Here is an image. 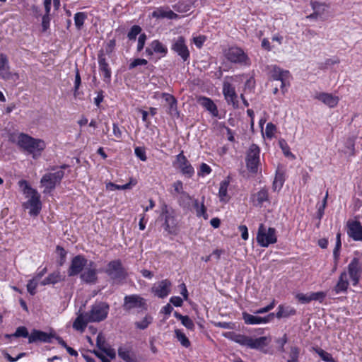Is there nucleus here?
<instances>
[{
	"label": "nucleus",
	"instance_id": "nucleus-20",
	"mask_svg": "<svg viewBox=\"0 0 362 362\" xmlns=\"http://www.w3.org/2000/svg\"><path fill=\"white\" fill-rule=\"evenodd\" d=\"M176 161L178 163V168L183 175L188 177H191L194 175V168L184 156L183 152H181L176 156Z\"/></svg>",
	"mask_w": 362,
	"mask_h": 362
},
{
	"label": "nucleus",
	"instance_id": "nucleus-4",
	"mask_svg": "<svg viewBox=\"0 0 362 362\" xmlns=\"http://www.w3.org/2000/svg\"><path fill=\"white\" fill-rule=\"evenodd\" d=\"M110 310L109 305L105 302H98L91 306L89 312L85 313L90 322H99L105 320Z\"/></svg>",
	"mask_w": 362,
	"mask_h": 362
},
{
	"label": "nucleus",
	"instance_id": "nucleus-47",
	"mask_svg": "<svg viewBox=\"0 0 362 362\" xmlns=\"http://www.w3.org/2000/svg\"><path fill=\"white\" fill-rule=\"evenodd\" d=\"M168 113L173 116L179 117L180 114L177 110V101L176 99H172L171 103L169 104Z\"/></svg>",
	"mask_w": 362,
	"mask_h": 362
},
{
	"label": "nucleus",
	"instance_id": "nucleus-59",
	"mask_svg": "<svg viewBox=\"0 0 362 362\" xmlns=\"http://www.w3.org/2000/svg\"><path fill=\"white\" fill-rule=\"evenodd\" d=\"M288 339L287 336L285 334L281 338H279L276 340V343L279 345V350L281 352H284V345L287 343Z\"/></svg>",
	"mask_w": 362,
	"mask_h": 362
},
{
	"label": "nucleus",
	"instance_id": "nucleus-26",
	"mask_svg": "<svg viewBox=\"0 0 362 362\" xmlns=\"http://www.w3.org/2000/svg\"><path fill=\"white\" fill-rule=\"evenodd\" d=\"M289 71L282 70L277 66H274L272 70V77L274 80L281 81V88L283 90L285 86V81L288 77Z\"/></svg>",
	"mask_w": 362,
	"mask_h": 362
},
{
	"label": "nucleus",
	"instance_id": "nucleus-34",
	"mask_svg": "<svg viewBox=\"0 0 362 362\" xmlns=\"http://www.w3.org/2000/svg\"><path fill=\"white\" fill-rule=\"evenodd\" d=\"M118 356L126 362H136V361L131 356L129 350L123 346L119 347Z\"/></svg>",
	"mask_w": 362,
	"mask_h": 362
},
{
	"label": "nucleus",
	"instance_id": "nucleus-23",
	"mask_svg": "<svg viewBox=\"0 0 362 362\" xmlns=\"http://www.w3.org/2000/svg\"><path fill=\"white\" fill-rule=\"evenodd\" d=\"M252 200L254 206L261 207L264 202H270L268 189L265 187L262 188L257 193L252 195Z\"/></svg>",
	"mask_w": 362,
	"mask_h": 362
},
{
	"label": "nucleus",
	"instance_id": "nucleus-36",
	"mask_svg": "<svg viewBox=\"0 0 362 362\" xmlns=\"http://www.w3.org/2000/svg\"><path fill=\"white\" fill-rule=\"evenodd\" d=\"M150 47H151L154 52L161 53L164 55L167 53V48L159 40H153L151 43Z\"/></svg>",
	"mask_w": 362,
	"mask_h": 362
},
{
	"label": "nucleus",
	"instance_id": "nucleus-14",
	"mask_svg": "<svg viewBox=\"0 0 362 362\" xmlns=\"http://www.w3.org/2000/svg\"><path fill=\"white\" fill-rule=\"evenodd\" d=\"M81 279L87 284H95L97 281V270L95 262L90 261L80 275Z\"/></svg>",
	"mask_w": 362,
	"mask_h": 362
},
{
	"label": "nucleus",
	"instance_id": "nucleus-18",
	"mask_svg": "<svg viewBox=\"0 0 362 362\" xmlns=\"http://www.w3.org/2000/svg\"><path fill=\"white\" fill-rule=\"evenodd\" d=\"M274 318V313H269L266 317H259L250 315L246 312L243 313V319L247 325H257L267 323Z\"/></svg>",
	"mask_w": 362,
	"mask_h": 362
},
{
	"label": "nucleus",
	"instance_id": "nucleus-31",
	"mask_svg": "<svg viewBox=\"0 0 362 362\" xmlns=\"http://www.w3.org/2000/svg\"><path fill=\"white\" fill-rule=\"evenodd\" d=\"M284 181L285 177L284 172L280 170H277L272 184L273 190H280L284 185Z\"/></svg>",
	"mask_w": 362,
	"mask_h": 362
},
{
	"label": "nucleus",
	"instance_id": "nucleus-40",
	"mask_svg": "<svg viewBox=\"0 0 362 362\" xmlns=\"http://www.w3.org/2000/svg\"><path fill=\"white\" fill-rule=\"evenodd\" d=\"M279 145L282 150L284 154L287 157L295 158V156L290 151V148L285 139H281L279 140Z\"/></svg>",
	"mask_w": 362,
	"mask_h": 362
},
{
	"label": "nucleus",
	"instance_id": "nucleus-50",
	"mask_svg": "<svg viewBox=\"0 0 362 362\" xmlns=\"http://www.w3.org/2000/svg\"><path fill=\"white\" fill-rule=\"evenodd\" d=\"M247 339H248V337L247 336H245V335H243V334H238L236 332H235V336L233 337V341H235V342H236L238 344H240V345H243V346H247Z\"/></svg>",
	"mask_w": 362,
	"mask_h": 362
},
{
	"label": "nucleus",
	"instance_id": "nucleus-25",
	"mask_svg": "<svg viewBox=\"0 0 362 362\" xmlns=\"http://www.w3.org/2000/svg\"><path fill=\"white\" fill-rule=\"evenodd\" d=\"M270 341L271 339L267 337H260L255 339L248 337L246 346L250 349L262 350L264 346H266L269 344Z\"/></svg>",
	"mask_w": 362,
	"mask_h": 362
},
{
	"label": "nucleus",
	"instance_id": "nucleus-17",
	"mask_svg": "<svg viewBox=\"0 0 362 362\" xmlns=\"http://www.w3.org/2000/svg\"><path fill=\"white\" fill-rule=\"evenodd\" d=\"M347 234L355 241H362V226L358 221L347 222Z\"/></svg>",
	"mask_w": 362,
	"mask_h": 362
},
{
	"label": "nucleus",
	"instance_id": "nucleus-5",
	"mask_svg": "<svg viewBox=\"0 0 362 362\" xmlns=\"http://www.w3.org/2000/svg\"><path fill=\"white\" fill-rule=\"evenodd\" d=\"M276 229L274 228H269L267 230L264 224L261 223L257 234V243L262 247H267L270 244L276 243Z\"/></svg>",
	"mask_w": 362,
	"mask_h": 362
},
{
	"label": "nucleus",
	"instance_id": "nucleus-9",
	"mask_svg": "<svg viewBox=\"0 0 362 362\" xmlns=\"http://www.w3.org/2000/svg\"><path fill=\"white\" fill-rule=\"evenodd\" d=\"M88 265V260L84 256L78 255L73 257L68 269V276H74L81 274L83 269Z\"/></svg>",
	"mask_w": 362,
	"mask_h": 362
},
{
	"label": "nucleus",
	"instance_id": "nucleus-42",
	"mask_svg": "<svg viewBox=\"0 0 362 362\" xmlns=\"http://www.w3.org/2000/svg\"><path fill=\"white\" fill-rule=\"evenodd\" d=\"M153 317L150 315H146L141 321L136 322L135 326L139 329H145L152 322Z\"/></svg>",
	"mask_w": 362,
	"mask_h": 362
},
{
	"label": "nucleus",
	"instance_id": "nucleus-63",
	"mask_svg": "<svg viewBox=\"0 0 362 362\" xmlns=\"http://www.w3.org/2000/svg\"><path fill=\"white\" fill-rule=\"evenodd\" d=\"M173 187L174 188V192L175 193L180 194V195L182 194V192H185L183 190V183L180 180H177V181L175 182L173 184Z\"/></svg>",
	"mask_w": 362,
	"mask_h": 362
},
{
	"label": "nucleus",
	"instance_id": "nucleus-29",
	"mask_svg": "<svg viewBox=\"0 0 362 362\" xmlns=\"http://www.w3.org/2000/svg\"><path fill=\"white\" fill-rule=\"evenodd\" d=\"M88 322H90L88 320V317L85 316V313H81L74 320L73 328L76 330L83 332Z\"/></svg>",
	"mask_w": 362,
	"mask_h": 362
},
{
	"label": "nucleus",
	"instance_id": "nucleus-16",
	"mask_svg": "<svg viewBox=\"0 0 362 362\" xmlns=\"http://www.w3.org/2000/svg\"><path fill=\"white\" fill-rule=\"evenodd\" d=\"M30 198L24 204L25 207L30 209L29 214L31 216H37L40 212L42 208V204L40 202V196L38 192L37 194H32L30 195Z\"/></svg>",
	"mask_w": 362,
	"mask_h": 362
},
{
	"label": "nucleus",
	"instance_id": "nucleus-12",
	"mask_svg": "<svg viewBox=\"0 0 362 362\" xmlns=\"http://www.w3.org/2000/svg\"><path fill=\"white\" fill-rule=\"evenodd\" d=\"M172 49L176 52L184 62L188 60L189 57V51L185 44V37L179 36L173 40L172 44Z\"/></svg>",
	"mask_w": 362,
	"mask_h": 362
},
{
	"label": "nucleus",
	"instance_id": "nucleus-58",
	"mask_svg": "<svg viewBox=\"0 0 362 362\" xmlns=\"http://www.w3.org/2000/svg\"><path fill=\"white\" fill-rule=\"evenodd\" d=\"M311 296V300H318L322 302L326 296V294L322 291L310 293Z\"/></svg>",
	"mask_w": 362,
	"mask_h": 362
},
{
	"label": "nucleus",
	"instance_id": "nucleus-3",
	"mask_svg": "<svg viewBox=\"0 0 362 362\" xmlns=\"http://www.w3.org/2000/svg\"><path fill=\"white\" fill-rule=\"evenodd\" d=\"M18 145L29 153H40L45 148L44 141L33 138L28 134L21 133L18 139Z\"/></svg>",
	"mask_w": 362,
	"mask_h": 362
},
{
	"label": "nucleus",
	"instance_id": "nucleus-61",
	"mask_svg": "<svg viewBox=\"0 0 362 362\" xmlns=\"http://www.w3.org/2000/svg\"><path fill=\"white\" fill-rule=\"evenodd\" d=\"M211 172V169L207 164L203 163L200 165V170L198 173L199 176H204L205 175H209Z\"/></svg>",
	"mask_w": 362,
	"mask_h": 362
},
{
	"label": "nucleus",
	"instance_id": "nucleus-2",
	"mask_svg": "<svg viewBox=\"0 0 362 362\" xmlns=\"http://www.w3.org/2000/svg\"><path fill=\"white\" fill-rule=\"evenodd\" d=\"M105 272L115 284H122L128 276L120 259L110 261L107 264Z\"/></svg>",
	"mask_w": 362,
	"mask_h": 362
},
{
	"label": "nucleus",
	"instance_id": "nucleus-6",
	"mask_svg": "<svg viewBox=\"0 0 362 362\" xmlns=\"http://www.w3.org/2000/svg\"><path fill=\"white\" fill-rule=\"evenodd\" d=\"M124 310L129 312L133 309L140 308L141 310H147L146 300L137 294L125 296L122 305Z\"/></svg>",
	"mask_w": 362,
	"mask_h": 362
},
{
	"label": "nucleus",
	"instance_id": "nucleus-55",
	"mask_svg": "<svg viewBox=\"0 0 362 362\" xmlns=\"http://www.w3.org/2000/svg\"><path fill=\"white\" fill-rule=\"evenodd\" d=\"M37 284L35 281V279L29 280L27 284V290L29 293L34 296L36 293V288Z\"/></svg>",
	"mask_w": 362,
	"mask_h": 362
},
{
	"label": "nucleus",
	"instance_id": "nucleus-11",
	"mask_svg": "<svg viewBox=\"0 0 362 362\" xmlns=\"http://www.w3.org/2000/svg\"><path fill=\"white\" fill-rule=\"evenodd\" d=\"M64 175L62 170H58L55 173H50L44 175L41 179V183L47 189L51 191L55 188L57 184L59 183Z\"/></svg>",
	"mask_w": 362,
	"mask_h": 362
},
{
	"label": "nucleus",
	"instance_id": "nucleus-41",
	"mask_svg": "<svg viewBox=\"0 0 362 362\" xmlns=\"http://www.w3.org/2000/svg\"><path fill=\"white\" fill-rule=\"evenodd\" d=\"M341 247V233H338L336 237V245L333 250V257L336 263H337L339 258V250Z\"/></svg>",
	"mask_w": 362,
	"mask_h": 362
},
{
	"label": "nucleus",
	"instance_id": "nucleus-30",
	"mask_svg": "<svg viewBox=\"0 0 362 362\" xmlns=\"http://www.w3.org/2000/svg\"><path fill=\"white\" fill-rule=\"evenodd\" d=\"M192 201V197L187 192H182L178 198V204L183 209L189 210L191 208Z\"/></svg>",
	"mask_w": 362,
	"mask_h": 362
},
{
	"label": "nucleus",
	"instance_id": "nucleus-57",
	"mask_svg": "<svg viewBox=\"0 0 362 362\" xmlns=\"http://www.w3.org/2000/svg\"><path fill=\"white\" fill-rule=\"evenodd\" d=\"M81 83V78L79 74V71L78 68H76V75H75V81H74V95H76V92L79 88V86Z\"/></svg>",
	"mask_w": 362,
	"mask_h": 362
},
{
	"label": "nucleus",
	"instance_id": "nucleus-8",
	"mask_svg": "<svg viewBox=\"0 0 362 362\" xmlns=\"http://www.w3.org/2000/svg\"><path fill=\"white\" fill-rule=\"evenodd\" d=\"M259 153L260 149L257 144H253L250 146L246 156V166L252 173H257L258 171Z\"/></svg>",
	"mask_w": 362,
	"mask_h": 362
},
{
	"label": "nucleus",
	"instance_id": "nucleus-37",
	"mask_svg": "<svg viewBox=\"0 0 362 362\" xmlns=\"http://www.w3.org/2000/svg\"><path fill=\"white\" fill-rule=\"evenodd\" d=\"M204 197H202V204H201L200 206L199 205L198 200L197 199H194L193 205H194V207L196 209V212H197V216H202L205 218H206L207 217L205 216V214H206V207H205V206L204 204Z\"/></svg>",
	"mask_w": 362,
	"mask_h": 362
},
{
	"label": "nucleus",
	"instance_id": "nucleus-62",
	"mask_svg": "<svg viewBox=\"0 0 362 362\" xmlns=\"http://www.w3.org/2000/svg\"><path fill=\"white\" fill-rule=\"evenodd\" d=\"M115 45H116L115 40H114V39L110 40L107 42L106 47H105V54H106L107 55H110L112 53V52L114 51Z\"/></svg>",
	"mask_w": 362,
	"mask_h": 362
},
{
	"label": "nucleus",
	"instance_id": "nucleus-64",
	"mask_svg": "<svg viewBox=\"0 0 362 362\" xmlns=\"http://www.w3.org/2000/svg\"><path fill=\"white\" fill-rule=\"evenodd\" d=\"M313 9L315 11H317L318 15H320L322 12H323L325 9V5L322 4H320L318 2H314L312 4Z\"/></svg>",
	"mask_w": 362,
	"mask_h": 362
},
{
	"label": "nucleus",
	"instance_id": "nucleus-45",
	"mask_svg": "<svg viewBox=\"0 0 362 362\" xmlns=\"http://www.w3.org/2000/svg\"><path fill=\"white\" fill-rule=\"evenodd\" d=\"M229 185V181L223 180L220 183L219 192L218 194L220 197V200L223 201L224 197L227 196V189Z\"/></svg>",
	"mask_w": 362,
	"mask_h": 362
},
{
	"label": "nucleus",
	"instance_id": "nucleus-19",
	"mask_svg": "<svg viewBox=\"0 0 362 362\" xmlns=\"http://www.w3.org/2000/svg\"><path fill=\"white\" fill-rule=\"evenodd\" d=\"M171 282L168 279L162 280L152 287L155 296L164 298L170 292Z\"/></svg>",
	"mask_w": 362,
	"mask_h": 362
},
{
	"label": "nucleus",
	"instance_id": "nucleus-21",
	"mask_svg": "<svg viewBox=\"0 0 362 362\" xmlns=\"http://www.w3.org/2000/svg\"><path fill=\"white\" fill-rule=\"evenodd\" d=\"M223 93L228 103H231L234 107H238L237 95L234 87L230 83H223Z\"/></svg>",
	"mask_w": 362,
	"mask_h": 362
},
{
	"label": "nucleus",
	"instance_id": "nucleus-38",
	"mask_svg": "<svg viewBox=\"0 0 362 362\" xmlns=\"http://www.w3.org/2000/svg\"><path fill=\"white\" fill-rule=\"evenodd\" d=\"M87 15L83 12H78L74 15V23L78 30H80L83 26Z\"/></svg>",
	"mask_w": 362,
	"mask_h": 362
},
{
	"label": "nucleus",
	"instance_id": "nucleus-35",
	"mask_svg": "<svg viewBox=\"0 0 362 362\" xmlns=\"http://www.w3.org/2000/svg\"><path fill=\"white\" fill-rule=\"evenodd\" d=\"M175 337L180 342L182 346L185 348H188L190 346V341L188 338L186 337L185 334L183 333L181 330L177 329L175 330Z\"/></svg>",
	"mask_w": 362,
	"mask_h": 362
},
{
	"label": "nucleus",
	"instance_id": "nucleus-7",
	"mask_svg": "<svg viewBox=\"0 0 362 362\" xmlns=\"http://www.w3.org/2000/svg\"><path fill=\"white\" fill-rule=\"evenodd\" d=\"M225 56L226 59L232 63L240 64L244 65L250 64V60L248 56L240 47H230L228 50L226 51Z\"/></svg>",
	"mask_w": 362,
	"mask_h": 362
},
{
	"label": "nucleus",
	"instance_id": "nucleus-54",
	"mask_svg": "<svg viewBox=\"0 0 362 362\" xmlns=\"http://www.w3.org/2000/svg\"><path fill=\"white\" fill-rule=\"evenodd\" d=\"M276 131V126L272 123H267L265 129V134L267 138H272L274 136V132Z\"/></svg>",
	"mask_w": 362,
	"mask_h": 362
},
{
	"label": "nucleus",
	"instance_id": "nucleus-52",
	"mask_svg": "<svg viewBox=\"0 0 362 362\" xmlns=\"http://www.w3.org/2000/svg\"><path fill=\"white\" fill-rule=\"evenodd\" d=\"M135 155L142 161H146L147 159L144 148L138 146L134 149Z\"/></svg>",
	"mask_w": 362,
	"mask_h": 362
},
{
	"label": "nucleus",
	"instance_id": "nucleus-28",
	"mask_svg": "<svg viewBox=\"0 0 362 362\" xmlns=\"http://www.w3.org/2000/svg\"><path fill=\"white\" fill-rule=\"evenodd\" d=\"M199 103L209 111L214 116H218V109L215 103L209 98L202 97L199 100Z\"/></svg>",
	"mask_w": 362,
	"mask_h": 362
},
{
	"label": "nucleus",
	"instance_id": "nucleus-10",
	"mask_svg": "<svg viewBox=\"0 0 362 362\" xmlns=\"http://www.w3.org/2000/svg\"><path fill=\"white\" fill-rule=\"evenodd\" d=\"M0 77L6 81L13 80L16 81L19 79L18 74L10 71L8 57L3 53L0 54Z\"/></svg>",
	"mask_w": 362,
	"mask_h": 362
},
{
	"label": "nucleus",
	"instance_id": "nucleus-56",
	"mask_svg": "<svg viewBox=\"0 0 362 362\" xmlns=\"http://www.w3.org/2000/svg\"><path fill=\"white\" fill-rule=\"evenodd\" d=\"M148 62L147 60L144 59H135L132 62H131L129 65V69H134L135 67H136L137 66H140V65H146L147 64Z\"/></svg>",
	"mask_w": 362,
	"mask_h": 362
},
{
	"label": "nucleus",
	"instance_id": "nucleus-48",
	"mask_svg": "<svg viewBox=\"0 0 362 362\" xmlns=\"http://www.w3.org/2000/svg\"><path fill=\"white\" fill-rule=\"evenodd\" d=\"M299 349L296 346L291 348L289 359L286 362H298Z\"/></svg>",
	"mask_w": 362,
	"mask_h": 362
},
{
	"label": "nucleus",
	"instance_id": "nucleus-51",
	"mask_svg": "<svg viewBox=\"0 0 362 362\" xmlns=\"http://www.w3.org/2000/svg\"><path fill=\"white\" fill-rule=\"evenodd\" d=\"M106 340L102 333H99L96 339L97 347L103 351V349H106Z\"/></svg>",
	"mask_w": 362,
	"mask_h": 362
},
{
	"label": "nucleus",
	"instance_id": "nucleus-27",
	"mask_svg": "<svg viewBox=\"0 0 362 362\" xmlns=\"http://www.w3.org/2000/svg\"><path fill=\"white\" fill-rule=\"evenodd\" d=\"M346 276V272H343L340 274L338 282L334 288V291L337 294L346 292L349 285Z\"/></svg>",
	"mask_w": 362,
	"mask_h": 362
},
{
	"label": "nucleus",
	"instance_id": "nucleus-22",
	"mask_svg": "<svg viewBox=\"0 0 362 362\" xmlns=\"http://www.w3.org/2000/svg\"><path fill=\"white\" fill-rule=\"evenodd\" d=\"M54 336L52 334H47V332L37 329H33L29 336V343L31 344L37 341L50 342L51 339Z\"/></svg>",
	"mask_w": 362,
	"mask_h": 362
},
{
	"label": "nucleus",
	"instance_id": "nucleus-44",
	"mask_svg": "<svg viewBox=\"0 0 362 362\" xmlns=\"http://www.w3.org/2000/svg\"><path fill=\"white\" fill-rule=\"evenodd\" d=\"M141 32V28L139 25H133L127 34L129 40H136V36Z\"/></svg>",
	"mask_w": 362,
	"mask_h": 362
},
{
	"label": "nucleus",
	"instance_id": "nucleus-39",
	"mask_svg": "<svg viewBox=\"0 0 362 362\" xmlns=\"http://www.w3.org/2000/svg\"><path fill=\"white\" fill-rule=\"evenodd\" d=\"M20 187L23 189L24 194L30 195L32 194H37V190L33 189L26 180H22L18 182Z\"/></svg>",
	"mask_w": 362,
	"mask_h": 362
},
{
	"label": "nucleus",
	"instance_id": "nucleus-15",
	"mask_svg": "<svg viewBox=\"0 0 362 362\" xmlns=\"http://www.w3.org/2000/svg\"><path fill=\"white\" fill-rule=\"evenodd\" d=\"M99 69L103 74V80L105 83H109L111 81V70L109 64L106 61L104 50L101 49L98 54Z\"/></svg>",
	"mask_w": 362,
	"mask_h": 362
},
{
	"label": "nucleus",
	"instance_id": "nucleus-24",
	"mask_svg": "<svg viewBox=\"0 0 362 362\" xmlns=\"http://www.w3.org/2000/svg\"><path fill=\"white\" fill-rule=\"evenodd\" d=\"M315 98L329 107H334L339 103V98L331 93H320L316 94Z\"/></svg>",
	"mask_w": 362,
	"mask_h": 362
},
{
	"label": "nucleus",
	"instance_id": "nucleus-32",
	"mask_svg": "<svg viewBox=\"0 0 362 362\" xmlns=\"http://www.w3.org/2000/svg\"><path fill=\"white\" fill-rule=\"evenodd\" d=\"M174 316L175 318L181 321V323L188 329L194 330V324L193 321L189 318L187 315H182L178 312L175 311L174 313Z\"/></svg>",
	"mask_w": 362,
	"mask_h": 362
},
{
	"label": "nucleus",
	"instance_id": "nucleus-43",
	"mask_svg": "<svg viewBox=\"0 0 362 362\" xmlns=\"http://www.w3.org/2000/svg\"><path fill=\"white\" fill-rule=\"evenodd\" d=\"M315 350L319 356L325 362H334V359L329 353L320 348H317Z\"/></svg>",
	"mask_w": 362,
	"mask_h": 362
},
{
	"label": "nucleus",
	"instance_id": "nucleus-1",
	"mask_svg": "<svg viewBox=\"0 0 362 362\" xmlns=\"http://www.w3.org/2000/svg\"><path fill=\"white\" fill-rule=\"evenodd\" d=\"M158 220L163 221V228L170 235H177L179 232L178 222L175 210L165 203L161 206V211Z\"/></svg>",
	"mask_w": 362,
	"mask_h": 362
},
{
	"label": "nucleus",
	"instance_id": "nucleus-46",
	"mask_svg": "<svg viewBox=\"0 0 362 362\" xmlns=\"http://www.w3.org/2000/svg\"><path fill=\"white\" fill-rule=\"evenodd\" d=\"M14 337H24L29 339V333L28 329L24 326L18 327L16 332L11 335Z\"/></svg>",
	"mask_w": 362,
	"mask_h": 362
},
{
	"label": "nucleus",
	"instance_id": "nucleus-53",
	"mask_svg": "<svg viewBox=\"0 0 362 362\" xmlns=\"http://www.w3.org/2000/svg\"><path fill=\"white\" fill-rule=\"evenodd\" d=\"M296 298L301 303H309L310 301H312L311 300L310 293H306V294H304V293H298L296 296Z\"/></svg>",
	"mask_w": 362,
	"mask_h": 362
},
{
	"label": "nucleus",
	"instance_id": "nucleus-33",
	"mask_svg": "<svg viewBox=\"0 0 362 362\" xmlns=\"http://www.w3.org/2000/svg\"><path fill=\"white\" fill-rule=\"evenodd\" d=\"M61 281V275L59 272H53L48 275L45 279L41 281L43 286L48 284H54Z\"/></svg>",
	"mask_w": 362,
	"mask_h": 362
},
{
	"label": "nucleus",
	"instance_id": "nucleus-49",
	"mask_svg": "<svg viewBox=\"0 0 362 362\" xmlns=\"http://www.w3.org/2000/svg\"><path fill=\"white\" fill-rule=\"evenodd\" d=\"M56 250L59 252L60 257L59 260L58 261V264L59 266H62L66 262V256L67 252L62 247L59 245L57 246Z\"/></svg>",
	"mask_w": 362,
	"mask_h": 362
},
{
	"label": "nucleus",
	"instance_id": "nucleus-13",
	"mask_svg": "<svg viewBox=\"0 0 362 362\" xmlns=\"http://www.w3.org/2000/svg\"><path fill=\"white\" fill-rule=\"evenodd\" d=\"M348 272L350 276L354 285H356L362 273V266L357 257L353 258L351 262L348 265Z\"/></svg>",
	"mask_w": 362,
	"mask_h": 362
},
{
	"label": "nucleus",
	"instance_id": "nucleus-60",
	"mask_svg": "<svg viewBox=\"0 0 362 362\" xmlns=\"http://www.w3.org/2000/svg\"><path fill=\"white\" fill-rule=\"evenodd\" d=\"M146 40V35L145 33L141 34L138 39V44H137V51L138 52H141L144 49Z\"/></svg>",
	"mask_w": 362,
	"mask_h": 362
}]
</instances>
